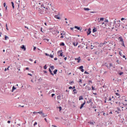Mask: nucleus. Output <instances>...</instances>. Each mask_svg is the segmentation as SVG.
<instances>
[{
	"mask_svg": "<svg viewBox=\"0 0 127 127\" xmlns=\"http://www.w3.org/2000/svg\"><path fill=\"white\" fill-rule=\"evenodd\" d=\"M33 1L36 2L39 5H41V7L45 8V6L44 4V1L43 0H33Z\"/></svg>",
	"mask_w": 127,
	"mask_h": 127,
	"instance_id": "obj_1",
	"label": "nucleus"
},
{
	"mask_svg": "<svg viewBox=\"0 0 127 127\" xmlns=\"http://www.w3.org/2000/svg\"><path fill=\"white\" fill-rule=\"evenodd\" d=\"M39 13L40 15H44L45 14V8L42 7V5H41L40 8H39Z\"/></svg>",
	"mask_w": 127,
	"mask_h": 127,
	"instance_id": "obj_2",
	"label": "nucleus"
},
{
	"mask_svg": "<svg viewBox=\"0 0 127 127\" xmlns=\"http://www.w3.org/2000/svg\"><path fill=\"white\" fill-rule=\"evenodd\" d=\"M115 103H116V106L119 107V108L121 109H124V107L125 106V105L124 103L115 102Z\"/></svg>",
	"mask_w": 127,
	"mask_h": 127,
	"instance_id": "obj_3",
	"label": "nucleus"
},
{
	"mask_svg": "<svg viewBox=\"0 0 127 127\" xmlns=\"http://www.w3.org/2000/svg\"><path fill=\"white\" fill-rule=\"evenodd\" d=\"M50 8H48V7H45V13L46 14V13H48L50 12Z\"/></svg>",
	"mask_w": 127,
	"mask_h": 127,
	"instance_id": "obj_4",
	"label": "nucleus"
},
{
	"mask_svg": "<svg viewBox=\"0 0 127 127\" xmlns=\"http://www.w3.org/2000/svg\"><path fill=\"white\" fill-rule=\"evenodd\" d=\"M62 52V51H59L58 52V55L59 57H63V52Z\"/></svg>",
	"mask_w": 127,
	"mask_h": 127,
	"instance_id": "obj_5",
	"label": "nucleus"
},
{
	"mask_svg": "<svg viewBox=\"0 0 127 127\" xmlns=\"http://www.w3.org/2000/svg\"><path fill=\"white\" fill-rule=\"evenodd\" d=\"M45 55L48 57H50L51 58H54L55 54H53V55H49L47 53H45Z\"/></svg>",
	"mask_w": 127,
	"mask_h": 127,
	"instance_id": "obj_6",
	"label": "nucleus"
},
{
	"mask_svg": "<svg viewBox=\"0 0 127 127\" xmlns=\"http://www.w3.org/2000/svg\"><path fill=\"white\" fill-rule=\"evenodd\" d=\"M123 102L124 103L125 106H127V97L125 98L123 100Z\"/></svg>",
	"mask_w": 127,
	"mask_h": 127,
	"instance_id": "obj_7",
	"label": "nucleus"
},
{
	"mask_svg": "<svg viewBox=\"0 0 127 127\" xmlns=\"http://www.w3.org/2000/svg\"><path fill=\"white\" fill-rule=\"evenodd\" d=\"M61 35H62L60 37L61 39H63L64 38V35H65V32H63L62 33H61Z\"/></svg>",
	"mask_w": 127,
	"mask_h": 127,
	"instance_id": "obj_8",
	"label": "nucleus"
},
{
	"mask_svg": "<svg viewBox=\"0 0 127 127\" xmlns=\"http://www.w3.org/2000/svg\"><path fill=\"white\" fill-rule=\"evenodd\" d=\"M78 41H76V42H73V45L74 47H76V46H78Z\"/></svg>",
	"mask_w": 127,
	"mask_h": 127,
	"instance_id": "obj_9",
	"label": "nucleus"
},
{
	"mask_svg": "<svg viewBox=\"0 0 127 127\" xmlns=\"http://www.w3.org/2000/svg\"><path fill=\"white\" fill-rule=\"evenodd\" d=\"M85 89L87 91H90L91 90V88L88 86H86Z\"/></svg>",
	"mask_w": 127,
	"mask_h": 127,
	"instance_id": "obj_10",
	"label": "nucleus"
},
{
	"mask_svg": "<svg viewBox=\"0 0 127 127\" xmlns=\"http://www.w3.org/2000/svg\"><path fill=\"white\" fill-rule=\"evenodd\" d=\"M74 28L77 29L78 30L81 31L82 29L80 27H78V26H75Z\"/></svg>",
	"mask_w": 127,
	"mask_h": 127,
	"instance_id": "obj_11",
	"label": "nucleus"
},
{
	"mask_svg": "<svg viewBox=\"0 0 127 127\" xmlns=\"http://www.w3.org/2000/svg\"><path fill=\"white\" fill-rule=\"evenodd\" d=\"M55 18L57 19H61V17L59 15H55Z\"/></svg>",
	"mask_w": 127,
	"mask_h": 127,
	"instance_id": "obj_12",
	"label": "nucleus"
},
{
	"mask_svg": "<svg viewBox=\"0 0 127 127\" xmlns=\"http://www.w3.org/2000/svg\"><path fill=\"white\" fill-rule=\"evenodd\" d=\"M91 33V30L90 29V28L88 29V32H87V35H89L90 34V33Z\"/></svg>",
	"mask_w": 127,
	"mask_h": 127,
	"instance_id": "obj_13",
	"label": "nucleus"
},
{
	"mask_svg": "<svg viewBox=\"0 0 127 127\" xmlns=\"http://www.w3.org/2000/svg\"><path fill=\"white\" fill-rule=\"evenodd\" d=\"M78 83L79 84V85H80V86L81 87L82 85H81V84H82V79H80L78 81Z\"/></svg>",
	"mask_w": 127,
	"mask_h": 127,
	"instance_id": "obj_14",
	"label": "nucleus"
},
{
	"mask_svg": "<svg viewBox=\"0 0 127 127\" xmlns=\"http://www.w3.org/2000/svg\"><path fill=\"white\" fill-rule=\"evenodd\" d=\"M75 61H77V63H79L80 62V60H81V59H80V57H78V58H76V59H75Z\"/></svg>",
	"mask_w": 127,
	"mask_h": 127,
	"instance_id": "obj_15",
	"label": "nucleus"
},
{
	"mask_svg": "<svg viewBox=\"0 0 127 127\" xmlns=\"http://www.w3.org/2000/svg\"><path fill=\"white\" fill-rule=\"evenodd\" d=\"M85 103L86 102L85 101H84V102L81 105V107H80V109H81L83 107L84 105L85 104Z\"/></svg>",
	"mask_w": 127,
	"mask_h": 127,
	"instance_id": "obj_16",
	"label": "nucleus"
},
{
	"mask_svg": "<svg viewBox=\"0 0 127 127\" xmlns=\"http://www.w3.org/2000/svg\"><path fill=\"white\" fill-rule=\"evenodd\" d=\"M118 40H120V42H122V43L124 42V40L122 38V37H120L118 38Z\"/></svg>",
	"mask_w": 127,
	"mask_h": 127,
	"instance_id": "obj_17",
	"label": "nucleus"
},
{
	"mask_svg": "<svg viewBox=\"0 0 127 127\" xmlns=\"http://www.w3.org/2000/svg\"><path fill=\"white\" fill-rule=\"evenodd\" d=\"M49 71L50 72V73H51V74L53 76H54V73H53V71H52V70L51 69V68H49Z\"/></svg>",
	"mask_w": 127,
	"mask_h": 127,
	"instance_id": "obj_18",
	"label": "nucleus"
},
{
	"mask_svg": "<svg viewBox=\"0 0 127 127\" xmlns=\"http://www.w3.org/2000/svg\"><path fill=\"white\" fill-rule=\"evenodd\" d=\"M42 115L43 118H45L47 116V115L46 114H45V113H42Z\"/></svg>",
	"mask_w": 127,
	"mask_h": 127,
	"instance_id": "obj_19",
	"label": "nucleus"
},
{
	"mask_svg": "<svg viewBox=\"0 0 127 127\" xmlns=\"http://www.w3.org/2000/svg\"><path fill=\"white\" fill-rule=\"evenodd\" d=\"M121 22V21H120V20H117V21H114V23L115 24H117V23H119V22Z\"/></svg>",
	"mask_w": 127,
	"mask_h": 127,
	"instance_id": "obj_20",
	"label": "nucleus"
},
{
	"mask_svg": "<svg viewBox=\"0 0 127 127\" xmlns=\"http://www.w3.org/2000/svg\"><path fill=\"white\" fill-rule=\"evenodd\" d=\"M83 97H82V96H80L79 97V101L82 100H83Z\"/></svg>",
	"mask_w": 127,
	"mask_h": 127,
	"instance_id": "obj_21",
	"label": "nucleus"
},
{
	"mask_svg": "<svg viewBox=\"0 0 127 127\" xmlns=\"http://www.w3.org/2000/svg\"><path fill=\"white\" fill-rule=\"evenodd\" d=\"M21 48H22V49H24V51H26V48L25 47L24 45H23L22 47H21Z\"/></svg>",
	"mask_w": 127,
	"mask_h": 127,
	"instance_id": "obj_22",
	"label": "nucleus"
},
{
	"mask_svg": "<svg viewBox=\"0 0 127 127\" xmlns=\"http://www.w3.org/2000/svg\"><path fill=\"white\" fill-rule=\"evenodd\" d=\"M57 72H58V69H55V70L54 71V74H57Z\"/></svg>",
	"mask_w": 127,
	"mask_h": 127,
	"instance_id": "obj_23",
	"label": "nucleus"
},
{
	"mask_svg": "<svg viewBox=\"0 0 127 127\" xmlns=\"http://www.w3.org/2000/svg\"><path fill=\"white\" fill-rule=\"evenodd\" d=\"M84 9L85 11H89V10H90V8H84Z\"/></svg>",
	"mask_w": 127,
	"mask_h": 127,
	"instance_id": "obj_24",
	"label": "nucleus"
},
{
	"mask_svg": "<svg viewBox=\"0 0 127 127\" xmlns=\"http://www.w3.org/2000/svg\"><path fill=\"white\" fill-rule=\"evenodd\" d=\"M73 92L74 94H77V90L76 89H73Z\"/></svg>",
	"mask_w": 127,
	"mask_h": 127,
	"instance_id": "obj_25",
	"label": "nucleus"
},
{
	"mask_svg": "<svg viewBox=\"0 0 127 127\" xmlns=\"http://www.w3.org/2000/svg\"><path fill=\"white\" fill-rule=\"evenodd\" d=\"M51 69H52V70H54L55 69V67L54 65L51 66H50Z\"/></svg>",
	"mask_w": 127,
	"mask_h": 127,
	"instance_id": "obj_26",
	"label": "nucleus"
},
{
	"mask_svg": "<svg viewBox=\"0 0 127 127\" xmlns=\"http://www.w3.org/2000/svg\"><path fill=\"white\" fill-rule=\"evenodd\" d=\"M60 46H65V44L64 43H61L60 44Z\"/></svg>",
	"mask_w": 127,
	"mask_h": 127,
	"instance_id": "obj_27",
	"label": "nucleus"
},
{
	"mask_svg": "<svg viewBox=\"0 0 127 127\" xmlns=\"http://www.w3.org/2000/svg\"><path fill=\"white\" fill-rule=\"evenodd\" d=\"M8 39H9V38H8L7 36H5V37H4V39H5V40H7Z\"/></svg>",
	"mask_w": 127,
	"mask_h": 127,
	"instance_id": "obj_28",
	"label": "nucleus"
},
{
	"mask_svg": "<svg viewBox=\"0 0 127 127\" xmlns=\"http://www.w3.org/2000/svg\"><path fill=\"white\" fill-rule=\"evenodd\" d=\"M16 89V87H15L14 86H13L12 87V92H13V91H14V90H15Z\"/></svg>",
	"mask_w": 127,
	"mask_h": 127,
	"instance_id": "obj_29",
	"label": "nucleus"
},
{
	"mask_svg": "<svg viewBox=\"0 0 127 127\" xmlns=\"http://www.w3.org/2000/svg\"><path fill=\"white\" fill-rule=\"evenodd\" d=\"M111 101L112 100V99L111 97H110V98L108 100L107 99H106V101Z\"/></svg>",
	"mask_w": 127,
	"mask_h": 127,
	"instance_id": "obj_30",
	"label": "nucleus"
},
{
	"mask_svg": "<svg viewBox=\"0 0 127 127\" xmlns=\"http://www.w3.org/2000/svg\"><path fill=\"white\" fill-rule=\"evenodd\" d=\"M9 68H10V66H8V67L7 68H5L4 69V71H6L7 70H9Z\"/></svg>",
	"mask_w": 127,
	"mask_h": 127,
	"instance_id": "obj_31",
	"label": "nucleus"
},
{
	"mask_svg": "<svg viewBox=\"0 0 127 127\" xmlns=\"http://www.w3.org/2000/svg\"><path fill=\"white\" fill-rule=\"evenodd\" d=\"M83 66L82 65L80 66L79 67V70H81V69H83Z\"/></svg>",
	"mask_w": 127,
	"mask_h": 127,
	"instance_id": "obj_32",
	"label": "nucleus"
},
{
	"mask_svg": "<svg viewBox=\"0 0 127 127\" xmlns=\"http://www.w3.org/2000/svg\"><path fill=\"white\" fill-rule=\"evenodd\" d=\"M11 4H12V8L14 9V5L13 2H11Z\"/></svg>",
	"mask_w": 127,
	"mask_h": 127,
	"instance_id": "obj_33",
	"label": "nucleus"
},
{
	"mask_svg": "<svg viewBox=\"0 0 127 127\" xmlns=\"http://www.w3.org/2000/svg\"><path fill=\"white\" fill-rule=\"evenodd\" d=\"M37 114H43V111H40L39 112H37Z\"/></svg>",
	"mask_w": 127,
	"mask_h": 127,
	"instance_id": "obj_34",
	"label": "nucleus"
},
{
	"mask_svg": "<svg viewBox=\"0 0 127 127\" xmlns=\"http://www.w3.org/2000/svg\"><path fill=\"white\" fill-rule=\"evenodd\" d=\"M124 74V72L123 71L120 72V73H119V75H122Z\"/></svg>",
	"mask_w": 127,
	"mask_h": 127,
	"instance_id": "obj_35",
	"label": "nucleus"
},
{
	"mask_svg": "<svg viewBox=\"0 0 127 127\" xmlns=\"http://www.w3.org/2000/svg\"><path fill=\"white\" fill-rule=\"evenodd\" d=\"M115 95H116V96H120V94L118 92L115 93Z\"/></svg>",
	"mask_w": 127,
	"mask_h": 127,
	"instance_id": "obj_36",
	"label": "nucleus"
},
{
	"mask_svg": "<svg viewBox=\"0 0 127 127\" xmlns=\"http://www.w3.org/2000/svg\"><path fill=\"white\" fill-rule=\"evenodd\" d=\"M95 123V122H90V124L92 125H93Z\"/></svg>",
	"mask_w": 127,
	"mask_h": 127,
	"instance_id": "obj_37",
	"label": "nucleus"
},
{
	"mask_svg": "<svg viewBox=\"0 0 127 127\" xmlns=\"http://www.w3.org/2000/svg\"><path fill=\"white\" fill-rule=\"evenodd\" d=\"M92 90L93 91H95V90H96V89H95V88L93 87V86H92Z\"/></svg>",
	"mask_w": 127,
	"mask_h": 127,
	"instance_id": "obj_38",
	"label": "nucleus"
},
{
	"mask_svg": "<svg viewBox=\"0 0 127 127\" xmlns=\"http://www.w3.org/2000/svg\"><path fill=\"white\" fill-rule=\"evenodd\" d=\"M104 18L103 17L100 18V21H104Z\"/></svg>",
	"mask_w": 127,
	"mask_h": 127,
	"instance_id": "obj_39",
	"label": "nucleus"
},
{
	"mask_svg": "<svg viewBox=\"0 0 127 127\" xmlns=\"http://www.w3.org/2000/svg\"><path fill=\"white\" fill-rule=\"evenodd\" d=\"M44 69H47V65H44Z\"/></svg>",
	"mask_w": 127,
	"mask_h": 127,
	"instance_id": "obj_40",
	"label": "nucleus"
},
{
	"mask_svg": "<svg viewBox=\"0 0 127 127\" xmlns=\"http://www.w3.org/2000/svg\"><path fill=\"white\" fill-rule=\"evenodd\" d=\"M59 109H60V111H62V108L61 106L59 107Z\"/></svg>",
	"mask_w": 127,
	"mask_h": 127,
	"instance_id": "obj_41",
	"label": "nucleus"
},
{
	"mask_svg": "<svg viewBox=\"0 0 127 127\" xmlns=\"http://www.w3.org/2000/svg\"><path fill=\"white\" fill-rule=\"evenodd\" d=\"M121 45H122V46L125 47L124 42H122V44H121Z\"/></svg>",
	"mask_w": 127,
	"mask_h": 127,
	"instance_id": "obj_42",
	"label": "nucleus"
},
{
	"mask_svg": "<svg viewBox=\"0 0 127 127\" xmlns=\"http://www.w3.org/2000/svg\"><path fill=\"white\" fill-rule=\"evenodd\" d=\"M95 32H96V29H93V32L94 33Z\"/></svg>",
	"mask_w": 127,
	"mask_h": 127,
	"instance_id": "obj_43",
	"label": "nucleus"
},
{
	"mask_svg": "<svg viewBox=\"0 0 127 127\" xmlns=\"http://www.w3.org/2000/svg\"><path fill=\"white\" fill-rule=\"evenodd\" d=\"M28 75H29L30 76H32V74L31 73H28Z\"/></svg>",
	"mask_w": 127,
	"mask_h": 127,
	"instance_id": "obj_44",
	"label": "nucleus"
},
{
	"mask_svg": "<svg viewBox=\"0 0 127 127\" xmlns=\"http://www.w3.org/2000/svg\"><path fill=\"white\" fill-rule=\"evenodd\" d=\"M68 89H73V87H72V86H69V87H68Z\"/></svg>",
	"mask_w": 127,
	"mask_h": 127,
	"instance_id": "obj_45",
	"label": "nucleus"
},
{
	"mask_svg": "<svg viewBox=\"0 0 127 127\" xmlns=\"http://www.w3.org/2000/svg\"><path fill=\"white\" fill-rule=\"evenodd\" d=\"M37 125V122H35V123L34 124L33 126H35Z\"/></svg>",
	"mask_w": 127,
	"mask_h": 127,
	"instance_id": "obj_46",
	"label": "nucleus"
},
{
	"mask_svg": "<svg viewBox=\"0 0 127 127\" xmlns=\"http://www.w3.org/2000/svg\"><path fill=\"white\" fill-rule=\"evenodd\" d=\"M125 19V18H124V17L121 18V21H123V20H124Z\"/></svg>",
	"mask_w": 127,
	"mask_h": 127,
	"instance_id": "obj_47",
	"label": "nucleus"
},
{
	"mask_svg": "<svg viewBox=\"0 0 127 127\" xmlns=\"http://www.w3.org/2000/svg\"><path fill=\"white\" fill-rule=\"evenodd\" d=\"M6 30H7V31H8L9 30H8V27H7V24H6Z\"/></svg>",
	"mask_w": 127,
	"mask_h": 127,
	"instance_id": "obj_48",
	"label": "nucleus"
},
{
	"mask_svg": "<svg viewBox=\"0 0 127 127\" xmlns=\"http://www.w3.org/2000/svg\"><path fill=\"white\" fill-rule=\"evenodd\" d=\"M17 69L19 71H20V66H19V67H18Z\"/></svg>",
	"mask_w": 127,
	"mask_h": 127,
	"instance_id": "obj_49",
	"label": "nucleus"
},
{
	"mask_svg": "<svg viewBox=\"0 0 127 127\" xmlns=\"http://www.w3.org/2000/svg\"><path fill=\"white\" fill-rule=\"evenodd\" d=\"M25 28H27V29L29 30L28 27H27L26 26H25Z\"/></svg>",
	"mask_w": 127,
	"mask_h": 127,
	"instance_id": "obj_50",
	"label": "nucleus"
},
{
	"mask_svg": "<svg viewBox=\"0 0 127 127\" xmlns=\"http://www.w3.org/2000/svg\"><path fill=\"white\" fill-rule=\"evenodd\" d=\"M73 83V81H71V82H69V84H72V83Z\"/></svg>",
	"mask_w": 127,
	"mask_h": 127,
	"instance_id": "obj_51",
	"label": "nucleus"
},
{
	"mask_svg": "<svg viewBox=\"0 0 127 127\" xmlns=\"http://www.w3.org/2000/svg\"><path fill=\"white\" fill-rule=\"evenodd\" d=\"M109 66H110V67H112V64H111V63L110 64H109Z\"/></svg>",
	"mask_w": 127,
	"mask_h": 127,
	"instance_id": "obj_52",
	"label": "nucleus"
},
{
	"mask_svg": "<svg viewBox=\"0 0 127 127\" xmlns=\"http://www.w3.org/2000/svg\"><path fill=\"white\" fill-rule=\"evenodd\" d=\"M3 6H4V7H5V6H6V3H5V2H4V3H3Z\"/></svg>",
	"mask_w": 127,
	"mask_h": 127,
	"instance_id": "obj_53",
	"label": "nucleus"
},
{
	"mask_svg": "<svg viewBox=\"0 0 127 127\" xmlns=\"http://www.w3.org/2000/svg\"><path fill=\"white\" fill-rule=\"evenodd\" d=\"M107 44V42H105L103 43V45H106V44Z\"/></svg>",
	"mask_w": 127,
	"mask_h": 127,
	"instance_id": "obj_54",
	"label": "nucleus"
},
{
	"mask_svg": "<svg viewBox=\"0 0 127 127\" xmlns=\"http://www.w3.org/2000/svg\"><path fill=\"white\" fill-rule=\"evenodd\" d=\"M36 49V47H33V50H35Z\"/></svg>",
	"mask_w": 127,
	"mask_h": 127,
	"instance_id": "obj_55",
	"label": "nucleus"
},
{
	"mask_svg": "<svg viewBox=\"0 0 127 127\" xmlns=\"http://www.w3.org/2000/svg\"><path fill=\"white\" fill-rule=\"evenodd\" d=\"M29 60L30 61H31V62H33V60H32V59H29Z\"/></svg>",
	"mask_w": 127,
	"mask_h": 127,
	"instance_id": "obj_56",
	"label": "nucleus"
},
{
	"mask_svg": "<svg viewBox=\"0 0 127 127\" xmlns=\"http://www.w3.org/2000/svg\"><path fill=\"white\" fill-rule=\"evenodd\" d=\"M54 60H55V61L58 60V58H55L54 59Z\"/></svg>",
	"mask_w": 127,
	"mask_h": 127,
	"instance_id": "obj_57",
	"label": "nucleus"
},
{
	"mask_svg": "<svg viewBox=\"0 0 127 127\" xmlns=\"http://www.w3.org/2000/svg\"><path fill=\"white\" fill-rule=\"evenodd\" d=\"M64 60H67V57H65L64 58Z\"/></svg>",
	"mask_w": 127,
	"mask_h": 127,
	"instance_id": "obj_58",
	"label": "nucleus"
},
{
	"mask_svg": "<svg viewBox=\"0 0 127 127\" xmlns=\"http://www.w3.org/2000/svg\"><path fill=\"white\" fill-rule=\"evenodd\" d=\"M89 82L91 83H92V81L91 80H89Z\"/></svg>",
	"mask_w": 127,
	"mask_h": 127,
	"instance_id": "obj_59",
	"label": "nucleus"
},
{
	"mask_svg": "<svg viewBox=\"0 0 127 127\" xmlns=\"http://www.w3.org/2000/svg\"><path fill=\"white\" fill-rule=\"evenodd\" d=\"M81 72H84V69L82 68L81 69Z\"/></svg>",
	"mask_w": 127,
	"mask_h": 127,
	"instance_id": "obj_60",
	"label": "nucleus"
},
{
	"mask_svg": "<svg viewBox=\"0 0 127 127\" xmlns=\"http://www.w3.org/2000/svg\"><path fill=\"white\" fill-rule=\"evenodd\" d=\"M70 30H74V28H70Z\"/></svg>",
	"mask_w": 127,
	"mask_h": 127,
	"instance_id": "obj_61",
	"label": "nucleus"
},
{
	"mask_svg": "<svg viewBox=\"0 0 127 127\" xmlns=\"http://www.w3.org/2000/svg\"><path fill=\"white\" fill-rule=\"evenodd\" d=\"M7 123H8V124H10V121H8L7 122Z\"/></svg>",
	"mask_w": 127,
	"mask_h": 127,
	"instance_id": "obj_62",
	"label": "nucleus"
},
{
	"mask_svg": "<svg viewBox=\"0 0 127 127\" xmlns=\"http://www.w3.org/2000/svg\"><path fill=\"white\" fill-rule=\"evenodd\" d=\"M26 70H29V67H26Z\"/></svg>",
	"mask_w": 127,
	"mask_h": 127,
	"instance_id": "obj_63",
	"label": "nucleus"
},
{
	"mask_svg": "<svg viewBox=\"0 0 127 127\" xmlns=\"http://www.w3.org/2000/svg\"><path fill=\"white\" fill-rule=\"evenodd\" d=\"M103 115H104V116H105V115H106V113H105V112H104V113H103Z\"/></svg>",
	"mask_w": 127,
	"mask_h": 127,
	"instance_id": "obj_64",
	"label": "nucleus"
}]
</instances>
